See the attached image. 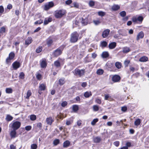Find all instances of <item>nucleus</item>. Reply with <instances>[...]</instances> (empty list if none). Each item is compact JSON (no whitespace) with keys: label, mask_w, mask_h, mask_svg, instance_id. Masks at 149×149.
Segmentation results:
<instances>
[{"label":"nucleus","mask_w":149,"mask_h":149,"mask_svg":"<svg viewBox=\"0 0 149 149\" xmlns=\"http://www.w3.org/2000/svg\"><path fill=\"white\" fill-rule=\"evenodd\" d=\"M79 35V34L76 31L73 32L71 35L70 38L71 42L73 43L77 42Z\"/></svg>","instance_id":"nucleus-1"},{"label":"nucleus","mask_w":149,"mask_h":149,"mask_svg":"<svg viewBox=\"0 0 149 149\" xmlns=\"http://www.w3.org/2000/svg\"><path fill=\"white\" fill-rule=\"evenodd\" d=\"M20 123L17 121L11 123L9 127L12 129L16 130L20 127Z\"/></svg>","instance_id":"nucleus-2"},{"label":"nucleus","mask_w":149,"mask_h":149,"mask_svg":"<svg viewBox=\"0 0 149 149\" xmlns=\"http://www.w3.org/2000/svg\"><path fill=\"white\" fill-rule=\"evenodd\" d=\"M65 13L64 10H57L55 12V16L56 18H60L63 17Z\"/></svg>","instance_id":"nucleus-3"},{"label":"nucleus","mask_w":149,"mask_h":149,"mask_svg":"<svg viewBox=\"0 0 149 149\" xmlns=\"http://www.w3.org/2000/svg\"><path fill=\"white\" fill-rule=\"evenodd\" d=\"M85 70L84 69L79 70V69L76 68L75 70V73L76 75L81 77L84 74Z\"/></svg>","instance_id":"nucleus-4"},{"label":"nucleus","mask_w":149,"mask_h":149,"mask_svg":"<svg viewBox=\"0 0 149 149\" xmlns=\"http://www.w3.org/2000/svg\"><path fill=\"white\" fill-rule=\"evenodd\" d=\"M54 6V4L52 1L46 3L44 7V10H47L50 8L53 7Z\"/></svg>","instance_id":"nucleus-5"},{"label":"nucleus","mask_w":149,"mask_h":149,"mask_svg":"<svg viewBox=\"0 0 149 149\" xmlns=\"http://www.w3.org/2000/svg\"><path fill=\"white\" fill-rule=\"evenodd\" d=\"M11 138H15L17 136L16 130L11 129L9 133Z\"/></svg>","instance_id":"nucleus-6"},{"label":"nucleus","mask_w":149,"mask_h":149,"mask_svg":"<svg viewBox=\"0 0 149 149\" xmlns=\"http://www.w3.org/2000/svg\"><path fill=\"white\" fill-rule=\"evenodd\" d=\"M15 56V54L13 52H11L9 55V57H8L6 59V62L7 63L9 62L10 61L13 59Z\"/></svg>","instance_id":"nucleus-7"},{"label":"nucleus","mask_w":149,"mask_h":149,"mask_svg":"<svg viewBox=\"0 0 149 149\" xmlns=\"http://www.w3.org/2000/svg\"><path fill=\"white\" fill-rule=\"evenodd\" d=\"M12 65L13 69L16 70L20 67V65L19 62L16 61L13 63Z\"/></svg>","instance_id":"nucleus-8"},{"label":"nucleus","mask_w":149,"mask_h":149,"mask_svg":"<svg viewBox=\"0 0 149 149\" xmlns=\"http://www.w3.org/2000/svg\"><path fill=\"white\" fill-rule=\"evenodd\" d=\"M62 53V50L59 48H58L53 53V55L57 57L61 54Z\"/></svg>","instance_id":"nucleus-9"},{"label":"nucleus","mask_w":149,"mask_h":149,"mask_svg":"<svg viewBox=\"0 0 149 149\" xmlns=\"http://www.w3.org/2000/svg\"><path fill=\"white\" fill-rule=\"evenodd\" d=\"M120 79V77L118 75H115L112 77V80L114 82H118Z\"/></svg>","instance_id":"nucleus-10"},{"label":"nucleus","mask_w":149,"mask_h":149,"mask_svg":"<svg viewBox=\"0 0 149 149\" xmlns=\"http://www.w3.org/2000/svg\"><path fill=\"white\" fill-rule=\"evenodd\" d=\"M46 121L47 124L49 125H51L52 122L54 121V120L51 117L47 118L46 119Z\"/></svg>","instance_id":"nucleus-11"},{"label":"nucleus","mask_w":149,"mask_h":149,"mask_svg":"<svg viewBox=\"0 0 149 149\" xmlns=\"http://www.w3.org/2000/svg\"><path fill=\"white\" fill-rule=\"evenodd\" d=\"M110 32V30L107 29L105 30L102 33V36L103 38H106L109 35Z\"/></svg>","instance_id":"nucleus-12"},{"label":"nucleus","mask_w":149,"mask_h":149,"mask_svg":"<svg viewBox=\"0 0 149 149\" xmlns=\"http://www.w3.org/2000/svg\"><path fill=\"white\" fill-rule=\"evenodd\" d=\"M144 33L143 32L141 31L139 32L137 35L136 39L137 40H139L140 39L144 37Z\"/></svg>","instance_id":"nucleus-13"},{"label":"nucleus","mask_w":149,"mask_h":149,"mask_svg":"<svg viewBox=\"0 0 149 149\" xmlns=\"http://www.w3.org/2000/svg\"><path fill=\"white\" fill-rule=\"evenodd\" d=\"M53 42V39L51 37L48 38L46 40V43L48 47H49L51 45Z\"/></svg>","instance_id":"nucleus-14"},{"label":"nucleus","mask_w":149,"mask_h":149,"mask_svg":"<svg viewBox=\"0 0 149 149\" xmlns=\"http://www.w3.org/2000/svg\"><path fill=\"white\" fill-rule=\"evenodd\" d=\"M116 42H111L109 45V47L110 49H114L116 46Z\"/></svg>","instance_id":"nucleus-15"},{"label":"nucleus","mask_w":149,"mask_h":149,"mask_svg":"<svg viewBox=\"0 0 149 149\" xmlns=\"http://www.w3.org/2000/svg\"><path fill=\"white\" fill-rule=\"evenodd\" d=\"M109 56V54L107 52H103L101 55L102 57L103 58H105L108 57Z\"/></svg>","instance_id":"nucleus-16"},{"label":"nucleus","mask_w":149,"mask_h":149,"mask_svg":"<svg viewBox=\"0 0 149 149\" xmlns=\"http://www.w3.org/2000/svg\"><path fill=\"white\" fill-rule=\"evenodd\" d=\"M148 58L146 56L141 57L139 59V61L141 62H146L148 61Z\"/></svg>","instance_id":"nucleus-17"},{"label":"nucleus","mask_w":149,"mask_h":149,"mask_svg":"<svg viewBox=\"0 0 149 149\" xmlns=\"http://www.w3.org/2000/svg\"><path fill=\"white\" fill-rule=\"evenodd\" d=\"M52 21L51 18H45L44 22V24L45 25L47 24L49 22H50Z\"/></svg>","instance_id":"nucleus-18"},{"label":"nucleus","mask_w":149,"mask_h":149,"mask_svg":"<svg viewBox=\"0 0 149 149\" xmlns=\"http://www.w3.org/2000/svg\"><path fill=\"white\" fill-rule=\"evenodd\" d=\"M65 83V79L64 78H61L58 81V84L60 85H63Z\"/></svg>","instance_id":"nucleus-19"},{"label":"nucleus","mask_w":149,"mask_h":149,"mask_svg":"<svg viewBox=\"0 0 149 149\" xmlns=\"http://www.w3.org/2000/svg\"><path fill=\"white\" fill-rule=\"evenodd\" d=\"M13 119V117L10 115L8 114L6 115V120L7 121H9L12 120Z\"/></svg>","instance_id":"nucleus-20"},{"label":"nucleus","mask_w":149,"mask_h":149,"mask_svg":"<svg viewBox=\"0 0 149 149\" xmlns=\"http://www.w3.org/2000/svg\"><path fill=\"white\" fill-rule=\"evenodd\" d=\"M32 42V38L31 37H28L25 41V44L29 45Z\"/></svg>","instance_id":"nucleus-21"},{"label":"nucleus","mask_w":149,"mask_h":149,"mask_svg":"<svg viewBox=\"0 0 149 149\" xmlns=\"http://www.w3.org/2000/svg\"><path fill=\"white\" fill-rule=\"evenodd\" d=\"M130 49L129 47H124L123 48V52L124 53H127L130 51Z\"/></svg>","instance_id":"nucleus-22"},{"label":"nucleus","mask_w":149,"mask_h":149,"mask_svg":"<svg viewBox=\"0 0 149 149\" xmlns=\"http://www.w3.org/2000/svg\"><path fill=\"white\" fill-rule=\"evenodd\" d=\"M70 142L68 140L66 141L63 143V147L65 148L69 146L70 145Z\"/></svg>","instance_id":"nucleus-23"},{"label":"nucleus","mask_w":149,"mask_h":149,"mask_svg":"<svg viewBox=\"0 0 149 149\" xmlns=\"http://www.w3.org/2000/svg\"><path fill=\"white\" fill-rule=\"evenodd\" d=\"M120 7L119 6L117 5H114L112 6V9L113 10L116 11L119 9Z\"/></svg>","instance_id":"nucleus-24"},{"label":"nucleus","mask_w":149,"mask_h":149,"mask_svg":"<svg viewBox=\"0 0 149 149\" xmlns=\"http://www.w3.org/2000/svg\"><path fill=\"white\" fill-rule=\"evenodd\" d=\"M72 109L74 112H77L79 109V107L77 105H74L72 106Z\"/></svg>","instance_id":"nucleus-25"},{"label":"nucleus","mask_w":149,"mask_h":149,"mask_svg":"<svg viewBox=\"0 0 149 149\" xmlns=\"http://www.w3.org/2000/svg\"><path fill=\"white\" fill-rule=\"evenodd\" d=\"M141 123V120L140 119L138 118L136 120L134 121V124L135 125L138 126Z\"/></svg>","instance_id":"nucleus-26"},{"label":"nucleus","mask_w":149,"mask_h":149,"mask_svg":"<svg viewBox=\"0 0 149 149\" xmlns=\"http://www.w3.org/2000/svg\"><path fill=\"white\" fill-rule=\"evenodd\" d=\"M105 100H108L111 101L112 100V99L111 97L109 95V94L105 95Z\"/></svg>","instance_id":"nucleus-27"},{"label":"nucleus","mask_w":149,"mask_h":149,"mask_svg":"<svg viewBox=\"0 0 149 149\" xmlns=\"http://www.w3.org/2000/svg\"><path fill=\"white\" fill-rule=\"evenodd\" d=\"M104 70L102 69H98L96 72L97 74L99 75L102 74Z\"/></svg>","instance_id":"nucleus-28"},{"label":"nucleus","mask_w":149,"mask_h":149,"mask_svg":"<svg viewBox=\"0 0 149 149\" xmlns=\"http://www.w3.org/2000/svg\"><path fill=\"white\" fill-rule=\"evenodd\" d=\"M45 86L43 84H40L39 86V88L41 91H44L45 88Z\"/></svg>","instance_id":"nucleus-29"},{"label":"nucleus","mask_w":149,"mask_h":149,"mask_svg":"<svg viewBox=\"0 0 149 149\" xmlns=\"http://www.w3.org/2000/svg\"><path fill=\"white\" fill-rule=\"evenodd\" d=\"M40 65L42 68L45 67L47 65V64L45 61L43 60L40 63Z\"/></svg>","instance_id":"nucleus-30"},{"label":"nucleus","mask_w":149,"mask_h":149,"mask_svg":"<svg viewBox=\"0 0 149 149\" xmlns=\"http://www.w3.org/2000/svg\"><path fill=\"white\" fill-rule=\"evenodd\" d=\"M100 141V138L99 137H97L94 139V141L95 143H99Z\"/></svg>","instance_id":"nucleus-31"},{"label":"nucleus","mask_w":149,"mask_h":149,"mask_svg":"<svg viewBox=\"0 0 149 149\" xmlns=\"http://www.w3.org/2000/svg\"><path fill=\"white\" fill-rule=\"evenodd\" d=\"M92 94L91 92H86L84 94V96L86 97H88L90 96Z\"/></svg>","instance_id":"nucleus-32"},{"label":"nucleus","mask_w":149,"mask_h":149,"mask_svg":"<svg viewBox=\"0 0 149 149\" xmlns=\"http://www.w3.org/2000/svg\"><path fill=\"white\" fill-rule=\"evenodd\" d=\"M36 119V115L32 114L30 116V119L32 121L35 120Z\"/></svg>","instance_id":"nucleus-33"},{"label":"nucleus","mask_w":149,"mask_h":149,"mask_svg":"<svg viewBox=\"0 0 149 149\" xmlns=\"http://www.w3.org/2000/svg\"><path fill=\"white\" fill-rule=\"evenodd\" d=\"M115 65L116 67L118 69H120L121 67V63L118 62H117L116 63Z\"/></svg>","instance_id":"nucleus-34"},{"label":"nucleus","mask_w":149,"mask_h":149,"mask_svg":"<svg viewBox=\"0 0 149 149\" xmlns=\"http://www.w3.org/2000/svg\"><path fill=\"white\" fill-rule=\"evenodd\" d=\"M93 111H96L99 110V107L97 105H94L93 107Z\"/></svg>","instance_id":"nucleus-35"},{"label":"nucleus","mask_w":149,"mask_h":149,"mask_svg":"<svg viewBox=\"0 0 149 149\" xmlns=\"http://www.w3.org/2000/svg\"><path fill=\"white\" fill-rule=\"evenodd\" d=\"M54 64L55 66L57 67H59L60 66V62L58 60L55 61Z\"/></svg>","instance_id":"nucleus-36"},{"label":"nucleus","mask_w":149,"mask_h":149,"mask_svg":"<svg viewBox=\"0 0 149 149\" xmlns=\"http://www.w3.org/2000/svg\"><path fill=\"white\" fill-rule=\"evenodd\" d=\"M101 45L102 47H105L107 45V43L105 41H103L101 42Z\"/></svg>","instance_id":"nucleus-37"},{"label":"nucleus","mask_w":149,"mask_h":149,"mask_svg":"<svg viewBox=\"0 0 149 149\" xmlns=\"http://www.w3.org/2000/svg\"><path fill=\"white\" fill-rule=\"evenodd\" d=\"M31 93L30 90H29L28 91L27 94L26 96L25 97V98L26 99H29V97L31 96Z\"/></svg>","instance_id":"nucleus-38"},{"label":"nucleus","mask_w":149,"mask_h":149,"mask_svg":"<svg viewBox=\"0 0 149 149\" xmlns=\"http://www.w3.org/2000/svg\"><path fill=\"white\" fill-rule=\"evenodd\" d=\"M82 20L81 21V23L83 25H86L87 24V19H84L82 18Z\"/></svg>","instance_id":"nucleus-39"},{"label":"nucleus","mask_w":149,"mask_h":149,"mask_svg":"<svg viewBox=\"0 0 149 149\" xmlns=\"http://www.w3.org/2000/svg\"><path fill=\"white\" fill-rule=\"evenodd\" d=\"M59 140L58 139H56L53 141V144L55 146H56L59 143Z\"/></svg>","instance_id":"nucleus-40"},{"label":"nucleus","mask_w":149,"mask_h":149,"mask_svg":"<svg viewBox=\"0 0 149 149\" xmlns=\"http://www.w3.org/2000/svg\"><path fill=\"white\" fill-rule=\"evenodd\" d=\"M98 120V119L95 118L91 122V124L93 125H95L96 123H97Z\"/></svg>","instance_id":"nucleus-41"},{"label":"nucleus","mask_w":149,"mask_h":149,"mask_svg":"<svg viewBox=\"0 0 149 149\" xmlns=\"http://www.w3.org/2000/svg\"><path fill=\"white\" fill-rule=\"evenodd\" d=\"M42 47L39 46L36 49V52L37 53H39L41 52L42 51Z\"/></svg>","instance_id":"nucleus-42"},{"label":"nucleus","mask_w":149,"mask_h":149,"mask_svg":"<svg viewBox=\"0 0 149 149\" xmlns=\"http://www.w3.org/2000/svg\"><path fill=\"white\" fill-rule=\"evenodd\" d=\"M6 91L7 93H10L12 92L13 90L11 88H6Z\"/></svg>","instance_id":"nucleus-43"},{"label":"nucleus","mask_w":149,"mask_h":149,"mask_svg":"<svg viewBox=\"0 0 149 149\" xmlns=\"http://www.w3.org/2000/svg\"><path fill=\"white\" fill-rule=\"evenodd\" d=\"M98 14L99 16L102 17L105 15V13L101 11H99L98 12Z\"/></svg>","instance_id":"nucleus-44"},{"label":"nucleus","mask_w":149,"mask_h":149,"mask_svg":"<svg viewBox=\"0 0 149 149\" xmlns=\"http://www.w3.org/2000/svg\"><path fill=\"white\" fill-rule=\"evenodd\" d=\"M120 14L121 17H124L126 15V13L125 11H123L120 13Z\"/></svg>","instance_id":"nucleus-45"},{"label":"nucleus","mask_w":149,"mask_h":149,"mask_svg":"<svg viewBox=\"0 0 149 149\" xmlns=\"http://www.w3.org/2000/svg\"><path fill=\"white\" fill-rule=\"evenodd\" d=\"M5 30L6 29L4 27H2L0 29V33H3L5 32Z\"/></svg>","instance_id":"nucleus-46"},{"label":"nucleus","mask_w":149,"mask_h":149,"mask_svg":"<svg viewBox=\"0 0 149 149\" xmlns=\"http://www.w3.org/2000/svg\"><path fill=\"white\" fill-rule=\"evenodd\" d=\"M43 22V20H42V19H40L39 20L37 21L34 24H41Z\"/></svg>","instance_id":"nucleus-47"},{"label":"nucleus","mask_w":149,"mask_h":149,"mask_svg":"<svg viewBox=\"0 0 149 149\" xmlns=\"http://www.w3.org/2000/svg\"><path fill=\"white\" fill-rule=\"evenodd\" d=\"M37 147V145L35 144H32L31 146V148L32 149H36Z\"/></svg>","instance_id":"nucleus-48"},{"label":"nucleus","mask_w":149,"mask_h":149,"mask_svg":"<svg viewBox=\"0 0 149 149\" xmlns=\"http://www.w3.org/2000/svg\"><path fill=\"white\" fill-rule=\"evenodd\" d=\"M89 4L90 6L92 7L94 5L95 2L93 1H90L89 3Z\"/></svg>","instance_id":"nucleus-49"},{"label":"nucleus","mask_w":149,"mask_h":149,"mask_svg":"<svg viewBox=\"0 0 149 149\" xmlns=\"http://www.w3.org/2000/svg\"><path fill=\"white\" fill-rule=\"evenodd\" d=\"M73 6H71L72 7H75L77 8L78 7L79 5L76 2H74L73 3Z\"/></svg>","instance_id":"nucleus-50"},{"label":"nucleus","mask_w":149,"mask_h":149,"mask_svg":"<svg viewBox=\"0 0 149 149\" xmlns=\"http://www.w3.org/2000/svg\"><path fill=\"white\" fill-rule=\"evenodd\" d=\"M130 61L129 60H125L124 62V64L126 67L127 66L129 63Z\"/></svg>","instance_id":"nucleus-51"},{"label":"nucleus","mask_w":149,"mask_h":149,"mask_svg":"<svg viewBox=\"0 0 149 149\" xmlns=\"http://www.w3.org/2000/svg\"><path fill=\"white\" fill-rule=\"evenodd\" d=\"M24 74L23 72H21L20 74L19 77L20 78L23 79L24 78Z\"/></svg>","instance_id":"nucleus-52"},{"label":"nucleus","mask_w":149,"mask_h":149,"mask_svg":"<svg viewBox=\"0 0 149 149\" xmlns=\"http://www.w3.org/2000/svg\"><path fill=\"white\" fill-rule=\"evenodd\" d=\"M131 143L130 142L127 141L126 142L125 144L126 147H127L128 148V147L131 146Z\"/></svg>","instance_id":"nucleus-53"},{"label":"nucleus","mask_w":149,"mask_h":149,"mask_svg":"<svg viewBox=\"0 0 149 149\" xmlns=\"http://www.w3.org/2000/svg\"><path fill=\"white\" fill-rule=\"evenodd\" d=\"M72 2V0H68L65 1V4L67 5H69Z\"/></svg>","instance_id":"nucleus-54"},{"label":"nucleus","mask_w":149,"mask_h":149,"mask_svg":"<svg viewBox=\"0 0 149 149\" xmlns=\"http://www.w3.org/2000/svg\"><path fill=\"white\" fill-rule=\"evenodd\" d=\"M67 104V102L66 101L63 102L61 104V106L63 107H65Z\"/></svg>","instance_id":"nucleus-55"},{"label":"nucleus","mask_w":149,"mask_h":149,"mask_svg":"<svg viewBox=\"0 0 149 149\" xmlns=\"http://www.w3.org/2000/svg\"><path fill=\"white\" fill-rule=\"evenodd\" d=\"M93 22L94 24L96 25H98L100 23V22L99 20L94 21Z\"/></svg>","instance_id":"nucleus-56"},{"label":"nucleus","mask_w":149,"mask_h":149,"mask_svg":"<svg viewBox=\"0 0 149 149\" xmlns=\"http://www.w3.org/2000/svg\"><path fill=\"white\" fill-rule=\"evenodd\" d=\"M137 21L139 22H142L143 20V18L141 16H139L137 18Z\"/></svg>","instance_id":"nucleus-57"},{"label":"nucleus","mask_w":149,"mask_h":149,"mask_svg":"<svg viewBox=\"0 0 149 149\" xmlns=\"http://www.w3.org/2000/svg\"><path fill=\"white\" fill-rule=\"evenodd\" d=\"M95 101L96 103L99 104H100L101 103V100L99 99H96Z\"/></svg>","instance_id":"nucleus-58"},{"label":"nucleus","mask_w":149,"mask_h":149,"mask_svg":"<svg viewBox=\"0 0 149 149\" xmlns=\"http://www.w3.org/2000/svg\"><path fill=\"white\" fill-rule=\"evenodd\" d=\"M25 128L26 130L27 131H29L31 130V127L30 126H28L26 127Z\"/></svg>","instance_id":"nucleus-59"},{"label":"nucleus","mask_w":149,"mask_h":149,"mask_svg":"<svg viewBox=\"0 0 149 149\" xmlns=\"http://www.w3.org/2000/svg\"><path fill=\"white\" fill-rule=\"evenodd\" d=\"M121 110L123 112H125L127 110V108L126 107H122L121 109Z\"/></svg>","instance_id":"nucleus-60"},{"label":"nucleus","mask_w":149,"mask_h":149,"mask_svg":"<svg viewBox=\"0 0 149 149\" xmlns=\"http://www.w3.org/2000/svg\"><path fill=\"white\" fill-rule=\"evenodd\" d=\"M113 144L115 146L118 147L119 146V142L118 141L115 142L113 143Z\"/></svg>","instance_id":"nucleus-61"},{"label":"nucleus","mask_w":149,"mask_h":149,"mask_svg":"<svg viewBox=\"0 0 149 149\" xmlns=\"http://www.w3.org/2000/svg\"><path fill=\"white\" fill-rule=\"evenodd\" d=\"M37 78L39 80H40L41 78V75L40 74H38L36 75Z\"/></svg>","instance_id":"nucleus-62"},{"label":"nucleus","mask_w":149,"mask_h":149,"mask_svg":"<svg viewBox=\"0 0 149 149\" xmlns=\"http://www.w3.org/2000/svg\"><path fill=\"white\" fill-rule=\"evenodd\" d=\"M4 11V8L2 6H0V13H2Z\"/></svg>","instance_id":"nucleus-63"},{"label":"nucleus","mask_w":149,"mask_h":149,"mask_svg":"<svg viewBox=\"0 0 149 149\" xmlns=\"http://www.w3.org/2000/svg\"><path fill=\"white\" fill-rule=\"evenodd\" d=\"M132 20L133 22H136L138 21L137 18L133 17L132 19Z\"/></svg>","instance_id":"nucleus-64"}]
</instances>
